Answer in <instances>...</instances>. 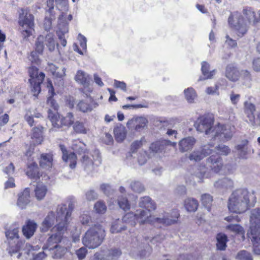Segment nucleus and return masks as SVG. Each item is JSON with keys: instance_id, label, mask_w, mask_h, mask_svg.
<instances>
[{"instance_id": "nucleus-1", "label": "nucleus", "mask_w": 260, "mask_h": 260, "mask_svg": "<svg viewBox=\"0 0 260 260\" xmlns=\"http://www.w3.org/2000/svg\"><path fill=\"white\" fill-rule=\"evenodd\" d=\"M214 119L211 116L204 115L198 118L194 124L197 131L210 135L214 140L225 142L230 140L235 127L230 124H218L213 126Z\"/></svg>"}, {"instance_id": "nucleus-2", "label": "nucleus", "mask_w": 260, "mask_h": 260, "mask_svg": "<svg viewBox=\"0 0 260 260\" xmlns=\"http://www.w3.org/2000/svg\"><path fill=\"white\" fill-rule=\"evenodd\" d=\"M256 203V197L254 191L239 189L233 191L230 196L228 207L231 212L241 214L254 207Z\"/></svg>"}, {"instance_id": "nucleus-3", "label": "nucleus", "mask_w": 260, "mask_h": 260, "mask_svg": "<svg viewBox=\"0 0 260 260\" xmlns=\"http://www.w3.org/2000/svg\"><path fill=\"white\" fill-rule=\"evenodd\" d=\"M136 215L137 222L140 224L149 223L169 225L177 221L179 213L176 210H173L171 215L166 213L162 217H155L151 215L150 210L139 209L136 211Z\"/></svg>"}, {"instance_id": "nucleus-4", "label": "nucleus", "mask_w": 260, "mask_h": 260, "mask_svg": "<svg viewBox=\"0 0 260 260\" xmlns=\"http://www.w3.org/2000/svg\"><path fill=\"white\" fill-rule=\"evenodd\" d=\"M207 163L210 168V170L205 165H200L194 172L195 176L199 179L200 182H203L204 178L211 177V170L215 173H218L223 167L222 158L218 155L210 156L207 159Z\"/></svg>"}, {"instance_id": "nucleus-5", "label": "nucleus", "mask_w": 260, "mask_h": 260, "mask_svg": "<svg viewBox=\"0 0 260 260\" xmlns=\"http://www.w3.org/2000/svg\"><path fill=\"white\" fill-rule=\"evenodd\" d=\"M104 237V231L102 226L94 225L86 232L82 238V243L89 249H94L101 245Z\"/></svg>"}, {"instance_id": "nucleus-6", "label": "nucleus", "mask_w": 260, "mask_h": 260, "mask_svg": "<svg viewBox=\"0 0 260 260\" xmlns=\"http://www.w3.org/2000/svg\"><path fill=\"white\" fill-rule=\"evenodd\" d=\"M230 26L236 30L239 37H243L247 31L248 27L242 15L238 12L232 13L228 18Z\"/></svg>"}, {"instance_id": "nucleus-7", "label": "nucleus", "mask_w": 260, "mask_h": 260, "mask_svg": "<svg viewBox=\"0 0 260 260\" xmlns=\"http://www.w3.org/2000/svg\"><path fill=\"white\" fill-rule=\"evenodd\" d=\"M48 117L52 123L53 128L57 129L62 125L71 126L75 120L72 113L69 112L65 117H60L57 112L53 113L50 109L48 111Z\"/></svg>"}, {"instance_id": "nucleus-8", "label": "nucleus", "mask_w": 260, "mask_h": 260, "mask_svg": "<svg viewBox=\"0 0 260 260\" xmlns=\"http://www.w3.org/2000/svg\"><path fill=\"white\" fill-rule=\"evenodd\" d=\"M34 17L27 9H22L20 13L19 23L22 28V35L24 38L29 37L34 26Z\"/></svg>"}, {"instance_id": "nucleus-9", "label": "nucleus", "mask_w": 260, "mask_h": 260, "mask_svg": "<svg viewBox=\"0 0 260 260\" xmlns=\"http://www.w3.org/2000/svg\"><path fill=\"white\" fill-rule=\"evenodd\" d=\"M28 73L31 91L34 92V95L37 96L41 91L40 85L44 79L45 74L42 72L39 73L38 69L34 66L29 68Z\"/></svg>"}, {"instance_id": "nucleus-10", "label": "nucleus", "mask_w": 260, "mask_h": 260, "mask_svg": "<svg viewBox=\"0 0 260 260\" xmlns=\"http://www.w3.org/2000/svg\"><path fill=\"white\" fill-rule=\"evenodd\" d=\"M249 220L250 225L247 234L253 238L256 236L258 237L260 236V208H256L250 211Z\"/></svg>"}, {"instance_id": "nucleus-11", "label": "nucleus", "mask_w": 260, "mask_h": 260, "mask_svg": "<svg viewBox=\"0 0 260 260\" xmlns=\"http://www.w3.org/2000/svg\"><path fill=\"white\" fill-rule=\"evenodd\" d=\"M213 147V145L210 144L205 145L198 149H194L189 154L188 157L190 161L195 162L201 161L212 153V149L211 147Z\"/></svg>"}, {"instance_id": "nucleus-12", "label": "nucleus", "mask_w": 260, "mask_h": 260, "mask_svg": "<svg viewBox=\"0 0 260 260\" xmlns=\"http://www.w3.org/2000/svg\"><path fill=\"white\" fill-rule=\"evenodd\" d=\"M73 209L74 205L71 202L69 204L68 208L64 204L58 205L56 210V220L69 222Z\"/></svg>"}, {"instance_id": "nucleus-13", "label": "nucleus", "mask_w": 260, "mask_h": 260, "mask_svg": "<svg viewBox=\"0 0 260 260\" xmlns=\"http://www.w3.org/2000/svg\"><path fill=\"white\" fill-rule=\"evenodd\" d=\"M148 123V121L145 117H134L127 122L126 126L130 129L139 132L147 127Z\"/></svg>"}, {"instance_id": "nucleus-14", "label": "nucleus", "mask_w": 260, "mask_h": 260, "mask_svg": "<svg viewBox=\"0 0 260 260\" xmlns=\"http://www.w3.org/2000/svg\"><path fill=\"white\" fill-rule=\"evenodd\" d=\"M87 99L80 101L77 104V109L83 113L91 112L93 108L98 106L91 97L88 96L87 93H85Z\"/></svg>"}, {"instance_id": "nucleus-15", "label": "nucleus", "mask_w": 260, "mask_h": 260, "mask_svg": "<svg viewBox=\"0 0 260 260\" xmlns=\"http://www.w3.org/2000/svg\"><path fill=\"white\" fill-rule=\"evenodd\" d=\"M25 249L27 254L32 255L31 260H44L47 256L45 252V250L37 252L41 249V247L38 245L32 246L29 244H26Z\"/></svg>"}, {"instance_id": "nucleus-16", "label": "nucleus", "mask_w": 260, "mask_h": 260, "mask_svg": "<svg viewBox=\"0 0 260 260\" xmlns=\"http://www.w3.org/2000/svg\"><path fill=\"white\" fill-rule=\"evenodd\" d=\"M63 16L61 15L58 17V30L56 33L60 41L61 45L65 47L67 45V41L64 37V34L68 32V23L67 22H63Z\"/></svg>"}, {"instance_id": "nucleus-17", "label": "nucleus", "mask_w": 260, "mask_h": 260, "mask_svg": "<svg viewBox=\"0 0 260 260\" xmlns=\"http://www.w3.org/2000/svg\"><path fill=\"white\" fill-rule=\"evenodd\" d=\"M59 148L62 153V159L67 162L71 169H75L77 164V156L74 152L68 153L66 147L63 145H59Z\"/></svg>"}, {"instance_id": "nucleus-18", "label": "nucleus", "mask_w": 260, "mask_h": 260, "mask_svg": "<svg viewBox=\"0 0 260 260\" xmlns=\"http://www.w3.org/2000/svg\"><path fill=\"white\" fill-rule=\"evenodd\" d=\"M214 187L218 191L224 192L234 187V181L231 178L224 177L214 183Z\"/></svg>"}, {"instance_id": "nucleus-19", "label": "nucleus", "mask_w": 260, "mask_h": 260, "mask_svg": "<svg viewBox=\"0 0 260 260\" xmlns=\"http://www.w3.org/2000/svg\"><path fill=\"white\" fill-rule=\"evenodd\" d=\"M82 166L84 170L87 172L91 171L93 168V166H99L101 164L102 159L100 156L98 154L97 158L94 160L89 157L87 155H83L81 160Z\"/></svg>"}, {"instance_id": "nucleus-20", "label": "nucleus", "mask_w": 260, "mask_h": 260, "mask_svg": "<svg viewBox=\"0 0 260 260\" xmlns=\"http://www.w3.org/2000/svg\"><path fill=\"white\" fill-rule=\"evenodd\" d=\"M90 79L89 75L81 70L78 71L75 77V80L77 82L84 86V88L83 89L84 93H85L86 91L88 92L92 91L90 88H86V87L89 85Z\"/></svg>"}, {"instance_id": "nucleus-21", "label": "nucleus", "mask_w": 260, "mask_h": 260, "mask_svg": "<svg viewBox=\"0 0 260 260\" xmlns=\"http://www.w3.org/2000/svg\"><path fill=\"white\" fill-rule=\"evenodd\" d=\"M30 189L26 188L18 194V199L17 202V206L21 209H25L26 206L30 202Z\"/></svg>"}, {"instance_id": "nucleus-22", "label": "nucleus", "mask_w": 260, "mask_h": 260, "mask_svg": "<svg viewBox=\"0 0 260 260\" xmlns=\"http://www.w3.org/2000/svg\"><path fill=\"white\" fill-rule=\"evenodd\" d=\"M175 142L167 140H160L152 143L150 146V149L155 153L162 151L167 146L175 145Z\"/></svg>"}, {"instance_id": "nucleus-23", "label": "nucleus", "mask_w": 260, "mask_h": 260, "mask_svg": "<svg viewBox=\"0 0 260 260\" xmlns=\"http://www.w3.org/2000/svg\"><path fill=\"white\" fill-rule=\"evenodd\" d=\"M56 218L53 212H49L43 221L40 227L41 231L46 232L50 229L55 223Z\"/></svg>"}, {"instance_id": "nucleus-24", "label": "nucleus", "mask_w": 260, "mask_h": 260, "mask_svg": "<svg viewBox=\"0 0 260 260\" xmlns=\"http://www.w3.org/2000/svg\"><path fill=\"white\" fill-rule=\"evenodd\" d=\"M196 140L192 137H187L181 140L179 143V149L182 152L191 149L194 145Z\"/></svg>"}, {"instance_id": "nucleus-25", "label": "nucleus", "mask_w": 260, "mask_h": 260, "mask_svg": "<svg viewBox=\"0 0 260 260\" xmlns=\"http://www.w3.org/2000/svg\"><path fill=\"white\" fill-rule=\"evenodd\" d=\"M53 259H60L64 256L68 251V249L60 244H55L48 250Z\"/></svg>"}, {"instance_id": "nucleus-26", "label": "nucleus", "mask_w": 260, "mask_h": 260, "mask_svg": "<svg viewBox=\"0 0 260 260\" xmlns=\"http://www.w3.org/2000/svg\"><path fill=\"white\" fill-rule=\"evenodd\" d=\"M242 13L246 21H247L249 24L254 25L258 22V19L256 17V14L252 8H244L243 9Z\"/></svg>"}, {"instance_id": "nucleus-27", "label": "nucleus", "mask_w": 260, "mask_h": 260, "mask_svg": "<svg viewBox=\"0 0 260 260\" xmlns=\"http://www.w3.org/2000/svg\"><path fill=\"white\" fill-rule=\"evenodd\" d=\"M225 76L229 80L236 82L240 78V72L234 66L229 64L226 68Z\"/></svg>"}, {"instance_id": "nucleus-28", "label": "nucleus", "mask_w": 260, "mask_h": 260, "mask_svg": "<svg viewBox=\"0 0 260 260\" xmlns=\"http://www.w3.org/2000/svg\"><path fill=\"white\" fill-rule=\"evenodd\" d=\"M37 225L35 222L32 220H28L25 225L22 228V232L24 236L29 239L32 237L37 229Z\"/></svg>"}, {"instance_id": "nucleus-29", "label": "nucleus", "mask_w": 260, "mask_h": 260, "mask_svg": "<svg viewBox=\"0 0 260 260\" xmlns=\"http://www.w3.org/2000/svg\"><path fill=\"white\" fill-rule=\"evenodd\" d=\"M244 110L251 124L254 125V112L255 111V105L250 102L246 101L244 103Z\"/></svg>"}, {"instance_id": "nucleus-30", "label": "nucleus", "mask_w": 260, "mask_h": 260, "mask_svg": "<svg viewBox=\"0 0 260 260\" xmlns=\"http://www.w3.org/2000/svg\"><path fill=\"white\" fill-rule=\"evenodd\" d=\"M210 64L206 61L202 62L201 70L203 77H201L199 80L201 81L207 79H211L215 74L216 70H213L209 71Z\"/></svg>"}, {"instance_id": "nucleus-31", "label": "nucleus", "mask_w": 260, "mask_h": 260, "mask_svg": "<svg viewBox=\"0 0 260 260\" xmlns=\"http://www.w3.org/2000/svg\"><path fill=\"white\" fill-rule=\"evenodd\" d=\"M62 239L61 235L57 234H54L51 235L47 239L46 244L43 246V250H47L52 248L53 246V244L60 242Z\"/></svg>"}, {"instance_id": "nucleus-32", "label": "nucleus", "mask_w": 260, "mask_h": 260, "mask_svg": "<svg viewBox=\"0 0 260 260\" xmlns=\"http://www.w3.org/2000/svg\"><path fill=\"white\" fill-rule=\"evenodd\" d=\"M139 207L144 208L146 210H154L156 208L155 203L151 200L149 197H144L140 199L139 203Z\"/></svg>"}, {"instance_id": "nucleus-33", "label": "nucleus", "mask_w": 260, "mask_h": 260, "mask_svg": "<svg viewBox=\"0 0 260 260\" xmlns=\"http://www.w3.org/2000/svg\"><path fill=\"white\" fill-rule=\"evenodd\" d=\"M42 126H38L33 128L31 139L35 144L39 145L41 144L43 140Z\"/></svg>"}, {"instance_id": "nucleus-34", "label": "nucleus", "mask_w": 260, "mask_h": 260, "mask_svg": "<svg viewBox=\"0 0 260 260\" xmlns=\"http://www.w3.org/2000/svg\"><path fill=\"white\" fill-rule=\"evenodd\" d=\"M26 174L29 178L32 179L38 180L40 178V174L37 164L33 162L28 165Z\"/></svg>"}, {"instance_id": "nucleus-35", "label": "nucleus", "mask_w": 260, "mask_h": 260, "mask_svg": "<svg viewBox=\"0 0 260 260\" xmlns=\"http://www.w3.org/2000/svg\"><path fill=\"white\" fill-rule=\"evenodd\" d=\"M47 188L45 185L42 183H38L35 189V196L37 200H41L46 196Z\"/></svg>"}, {"instance_id": "nucleus-36", "label": "nucleus", "mask_w": 260, "mask_h": 260, "mask_svg": "<svg viewBox=\"0 0 260 260\" xmlns=\"http://www.w3.org/2000/svg\"><path fill=\"white\" fill-rule=\"evenodd\" d=\"M216 247L219 250H224L226 247L228 237L226 235L222 233H219L216 236Z\"/></svg>"}, {"instance_id": "nucleus-37", "label": "nucleus", "mask_w": 260, "mask_h": 260, "mask_svg": "<svg viewBox=\"0 0 260 260\" xmlns=\"http://www.w3.org/2000/svg\"><path fill=\"white\" fill-rule=\"evenodd\" d=\"M198 202L195 199L188 198L184 201V206L188 211H196L198 209Z\"/></svg>"}, {"instance_id": "nucleus-38", "label": "nucleus", "mask_w": 260, "mask_h": 260, "mask_svg": "<svg viewBox=\"0 0 260 260\" xmlns=\"http://www.w3.org/2000/svg\"><path fill=\"white\" fill-rule=\"evenodd\" d=\"M71 148L74 151L80 154L85 153L86 150L85 144L79 140H74L72 141Z\"/></svg>"}, {"instance_id": "nucleus-39", "label": "nucleus", "mask_w": 260, "mask_h": 260, "mask_svg": "<svg viewBox=\"0 0 260 260\" xmlns=\"http://www.w3.org/2000/svg\"><path fill=\"white\" fill-rule=\"evenodd\" d=\"M52 156L50 154H42L40 160L41 167L44 168H49L52 164Z\"/></svg>"}, {"instance_id": "nucleus-40", "label": "nucleus", "mask_w": 260, "mask_h": 260, "mask_svg": "<svg viewBox=\"0 0 260 260\" xmlns=\"http://www.w3.org/2000/svg\"><path fill=\"white\" fill-rule=\"evenodd\" d=\"M184 93L185 99L188 103H194L195 100L197 98V94L193 88L189 87L185 89Z\"/></svg>"}, {"instance_id": "nucleus-41", "label": "nucleus", "mask_w": 260, "mask_h": 260, "mask_svg": "<svg viewBox=\"0 0 260 260\" xmlns=\"http://www.w3.org/2000/svg\"><path fill=\"white\" fill-rule=\"evenodd\" d=\"M24 242L22 241H18L15 245L10 243L9 247L8 248L9 253L12 255L14 254L19 252L20 249L22 248Z\"/></svg>"}, {"instance_id": "nucleus-42", "label": "nucleus", "mask_w": 260, "mask_h": 260, "mask_svg": "<svg viewBox=\"0 0 260 260\" xmlns=\"http://www.w3.org/2000/svg\"><path fill=\"white\" fill-rule=\"evenodd\" d=\"M49 86L48 85V87H49L50 88L49 89V92H51V95L47 99V105L50 106L52 108H53L55 111H57L58 108V104L56 103V101L53 99L52 96L54 95V93L53 91V88L51 83H49Z\"/></svg>"}, {"instance_id": "nucleus-43", "label": "nucleus", "mask_w": 260, "mask_h": 260, "mask_svg": "<svg viewBox=\"0 0 260 260\" xmlns=\"http://www.w3.org/2000/svg\"><path fill=\"white\" fill-rule=\"evenodd\" d=\"M247 236L249 239L251 240L253 243V250L255 254L260 255V238L256 236L255 238H253L249 234H247ZM260 237V236H259Z\"/></svg>"}, {"instance_id": "nucleus-44", "label": "nucleus", "mask_w": 260, "mask_h": 260, "mask_svg": "<svg viewBox=\"0 0 260 260\" xmlns=\"http://www.w3.org/2000/svg\"><path fill=\"white\" fill-rule=\"evenodd\" d=\"M150 245L147 246L146 245H145L141 244L139 245V247L138 248V254L141 257H146L148 256L150 254L152 250V248L150 247Z\"/></svg>"}, {"instance_id": "nucleus-45", "label": "nucleus", "mask_w": 260, "mask_h": 260, "mask_svg": "<svg viewBox=\"0 0 260 260\" xmlns=\"http://www.w3.org/2000/svg\"><path fill=\"white\" fill-rule=\"evenodd\" d=\"M118 204L120 208L126 211L130 209L131 206L127 199L125 197L121 196L118 198Z\"/></svg>"}, {"instance_id": "nucleus-46", "label": "nucleus", "mask_w": 260, "mask_h": 260, "mask_svg": "<svg viewBox=\"0 0 260 260\" xmlns=\"http://www.w3.org/2000/svg\"><path fill=\"white\" fill-rule=\"evenodd\" d=\"M122 220L132 226H135L137 222L136 213L129 212L125 214L123 217Z\"/></svg>"}, {"instance_id": "nucleus-47", "label": "nucleus", "mask_w": 260, "mask_h": 260, "mask_svg": "<svg viewBox=\"0 0 260 260\" xmlns=\"http://www.w3.org/2000/svg\"><path fill=\"white\" fill-rule=\"evenodd\" d=\"M44 40L46 42V45L48 48L49 50L51 51L54 50L55 42L53 38V35L51 33L48 34Z\"/></svg>"}, {"instance_id": "nucleus-48", "label": "nucleus", "mask_w": 260, "mask_h": 260, "mask_svg": "<svg viewBox=\"0 0 260 260\" xmlns=\"http://www.w3.org/2000/svg\"><path fill=\"white\" fill-rule=\"evenodd\" d=\"M247 142V141H245L243 144H239L236 146V149L238 151V155L241 158H247V148L246 147Z\"/></svg>"}, {"instance_id": "nucleus-49", "label": "nucleus", "mask_w": 260, "mask_h": 260, "mask_svg": "<svg viewBox=\"0 0 260 260\" xmlns=\"http://www.w3.org/2000/svg\"><path fill=\"white\" fill-rule=\"evenodd\" d=\"M19 229L18 228L10 229L6 232V236L8 239L15 240L17 241L19 240Z\"/></svg>"}, {"instance_id": "nucleus-50", "label": "nucleus", "mask_w": 260, "mask_h": 260, "mask_svg": "<svg viewBox=\"0 0 260 260\" xmlns=\"http://www.w3.org/2000/svg\"><path fill=\"white\" fill-rule=\"evenodd\" d=\"M58 223L53 228L54 231H56L55 234H59L62 237V234L67 230V226L69 222H65L64 221H57Z\"/></svg>"}, {"instance_id": "nucleus-51", "label": "nucleus", "mask_w": 260, "mask_h": 260, "mask_svg": "<svg viewBox=\"0 0 260 260\" xmlns=\"http://www.w3.org/2000/svg\"><path fill=\"white\" fill-rule=\"evenodd\" d=\"M44 37L40 35L39 36L35 43V50L38 52L39 54H42L44 50Z\"/></svg>"}, {"instance_id": "nucleus-52", "label": "nucleus", "mask_w": 260, "mask_h": 260, "mask_svg": "<svg viewBox=\"0 0 260 260\" xmlns=\"http://www.w3.org/2000/svg\"><path fill=\"white\" fill-rule=\"evenodd\" d=\"M236 259L238 260H253L250 253L244 250H241L237 253Z\"/></svg>"}, {"instance_id": "nucleus-53", "label": "nucleus", "mask_w": 260, "mask_h": 260, "mask_svg": "<svg viewBox=\"0 0 260 260\" xmlns=\"http://www.w3.org/2000/svg\"><path fill=\"white\" fill-rule=\"evenodd\" d=\"M131 189L135 192L140 193L144 190L143 185L139 181H132L130 185Z\"/></svg>"}, {"instance_id": "nucleus-54", "label": "nucleus", "mask_w": 260, "mask_h": 260, "mask_svg": "<svg viewBox=\"0 0 260 260\" xmlns=\"http://www.w3.org/2000/svg\"><path fill=\"white\" fill-rule=\"evenodd\" d=\"M219 155H228L231 152L230 148L225 145L220 144L215 147Z\"/></svg>"}, {"instance_id": "nucleus-55", "label": "nucleus", "mask_w": 260, "mask_h": 260, "mask_svg": "<svg viewBox=\"0 0 260 260\" xmlns=\"http://www.w3.org/2000/svg\"><path fill=\"white\" fill-rule=\"evenodd\" d=\"M226 228L237 234L243 235L244 233L243 227L238 224H230L227 225Z\"/></svg>"}, {"instance_id": "nucleus-56", "label": "nucleus", "mask_w": 260, "mask_h": 260, "mask_svg": "<svg viewBox=\"0 0 260 260\" xmlns=\"http://www.w3.org/2000/svg\"><path fill=\"white\" fill-rule=\"evenodd\" d=\"M100 189L107 197L112 195L113 192V188L112 186L109 184L103 183L100 186Z\"/></svg>"}, {"instance_id": "nucleus-57", "label": "nucleus", "mask_w": 260, "mask_h": 260, "mask_svg": "<svg viewBox=\"0 0 260 260\" xmlns=\"http://www.w3.org/2000/svg\"><path fill=\"white\" fill-rule=\"evenodd\" d=\"M201 201L204 206L209 207L213 201V199L209 194L205 193L201 196Z\"/></svg>"}, {"instance_id": "nucleus-58", "label": "nucleus", "mask_w": 260, "mask_h": 260, "mask_svg": "<svg viewBox=\"0 0 260 260\" xmlns=\"http://www.w3.org/2000/svg\"><path fill=\"white\" fill-rule=\"evenodd\" d=\"M145 142L144 138H142L140 140L134 141L131 145V150L132 153L135 152L138 149L142 146L143 143Z\"/></svg>"}, {"instance_id": "nucleus-59", "label": "nucleus", "mask_w": 260, "mask_h": 260, "mask_svg": "<svg viewBox=\"0 0 260 260\" xmlns=\"http://www.w3.org/2000/svg\"><path fill=\"white\" fill-rule=\"evenodd\" d=\"M74 129L78 133L85 134L86 130L83 123L76 121L74 125Z\"/></svg>"}, {"instance_id": "nucleus-60", "label": "nucleus", "mask_w": 260, "mask_h": 260, "mask_svg": "<svg viewBox=\"0 0 260 260\" xmlns=\"http://www.w3.org/2000/svg\"><path fill=\"white\" fill-rule=\"evenodd\" d=\"M94 208L99 213H104L106 210V205L101 201L96 202L94 205Z\"/></svg>"}, {"instance_id": "nucleus-61", "label": "nucleus", "mask_w": 260, "mask_h": 260, "mask_svg": "<svg viewBox=\"0 0 260 260\" xmlns=\"http://www.w3.org/2000/svg\"><path fill=\"white\" fill-rule=\"evenodd\" d=\"M39 53L36 50L30 53L28 56L29 60L32 63L39 64L40 63V60L39 57Z\"/></svg>"}, {"instance_id": "nucleus-62", "label": "nucleus", "mask_w": 260, "mask_h": 260, "mask_svg": "<svg viewBox=\"0 0 260 260\" xmlns=\"http://www.w3.org/2000/svg\"><path fill=\"white\" fill-rule=\"evenodd\" d=\"M225 43L229 48H234L237 46L236 40L232 39L229 35L225 36Z\"/></svg>"}, {"instance_id": "nucleus-63", "label": "nucleus", "mask_w": 260, "mask_h": 260, "mask_svg": "<svg viewBox=\"0 0 260 260\" xmlns=\"http://www.w3.org/2000/svg\"><path fill=\"white\" fill-rule=\"evenodd\" d=\"M79 220L83 225H89L91 221V217L88 214L84 213L80 216Z\"/></svg>"}, {"instance_id": "nucleus-64", "label": "nucleus", "mask_w": 260, "mask_h": 260, "mask_svg": "<svg viewBox=\"0 0 260 260\" xmlns=\"http://www.w3.org/2000/svg\"><path fill=\"white\" fill-rule=\"evenodd\" d=\"M87 252V250L86 247H81L76 251V254L80 260L84 259Z\"/></svg>"}]
</instances>
